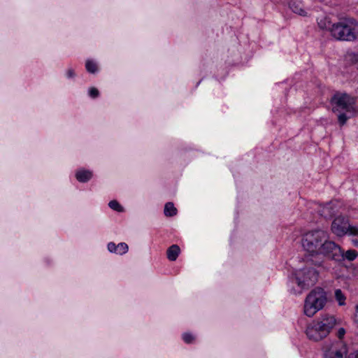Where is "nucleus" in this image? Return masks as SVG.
<instances>
[{
    "instance_id": "nucleus-1",
    "label": "nucleus",
    "mask_w": 358,
    "mask_h": 358,
    "mask_svg": "<svg viewBox=\"0 0 358 358\" xmlns=\"http://www.w3.org/2000/svg\"><path fill=\"white\" fill-rule=\"evenodd\" d=\"M303 248L312 255H321L329 259L341 261V248L335 242L329 240L328 233L316 229L305 233L301 238Z\"/></svg>"
},
{
    "instance_id": "nucleus-2",
    "label": "nucleus",
    "mask_w": 358,
    "mask_h": 358,
    "mask_svg": "<svg viewBox=\"0 0 358 358\" xmlns=\"http://www.w3.org/2000/svg\"><path fill=\"white\" fill-rule=\"evenodd\" d=\"M311 265L320 267L323 270H329L330 268L322 261L314 262L313 259H308L304 267L297 269L293 273V282L298 285L299 289L292 290V293L301 294L302 289H308L316 283L318 279V271L311 267Z\"/></svg>"
},
{
    "instance_id": "nucleus-3",
    "label": "nucleus",
    "mask_w": 358,
    "mask_h": 358,
    "mask_svg": "<svg viewBox=\"0 0 358 358\" xmlns=\"http://www.w3.org/2000/svg\"><path fill=\"white\" fill-rule=\"evenodd\" d=\"M332 110L338 113V121L341 126L357 113L355 99L346 93H336L331 98Z\"/></svg>"
},
{
    "instance_id": "nucleus-4",
    "label": "nucleus",
    "mask_w": 358,
    "mask_h": 358,
    "mask_svg": "<svg viewBox=\"0 0 358 358\" xmlns=\"http://www.w3.org/2000/svg\"><path fill=\"white\" fill-rule=\"evenodd\" d=\"M358 22L352 17H344L334 23L331 36L336 40L353 41L357 37Z\"/></svg>"
},
{
    "instance_id": "nucleus-5",
    "label": "nucleus",
    "mask_w": 358,
    "mask_h": 358,
    "mask_svg": "<svg viewBox=\"0 0 358 358\" xmlns=\"http://www.w3.org/2000/svg\"><path fill=\"white\" fill-rule=\"evenodd\" d=\"M327 301L326 292L320 287L313 289L306 296L304 303V313L308 317H313L322 310Z\"/></svg>"
},
{
    "instance_id": "nucleus-6",
    "label": "nucleus",
    "mask_w": 358,
    "mask_h": 358,
    "mask_svg": "<svg viewBox=\"0 0 358 358\" xmlns=\"http://www.w3.org/2000/svg\"><path fill=\"white\" fill-rule=\"evenodd\" d=\"M338 324L340 320H337L334 315L326 313L313 320L309 324L308 329L315 332L329 334Z\"/></svg>"
},
{
    "instance_id": "nucleus-7",
    "label": "nucleus",
    "mask_w": 358,
    "mask_h": 358,
    "mask_svg": "<svg viewBox=\"0 0 358 358\" xmlns=\"http://www.w3.org/2000/svg\"><path fill=\"white\" fill-rule=\"evenodd\" d=\"M343 337H336L324 349V358H344L348 354V348Z\"/></svg>"
},
{
    "instance_id": "nucleus-8",
    "label": "nucleus",
    "mask_w": 358,
    "mask_h": 358,
    "mask_svg": "<svg viewBox=\"0 0 358 358\" xmlns=\"http://www.w3.org/2000/svg\"><path fill=\"white\" fill-rule=\"evenodd\" d=\"M349 220L345 216L336 217L331 223V231L337 236H343L348 234Z\"/></svg>"
},
{
    "instance_id": "nucleus-9",
    "label": "nucleus",
    "mask_w": 358,
    "mask_h": 358,
    "mask_svg": "<svg viewBox=\"0 0 358 358\" xmlns=\"http://www.w3.org/2000/svg\"><path fill=\"white\" fill-rule=\"evenodd\" d=\"M306 0H292L289 3L290 9L296 14L301 16L307 15Z\"/></svg>"
},
{
    "instance_id": "nucleus-10",
    "label": "nucleus",
    "mask_w": 358,
    "mask_h": 358,
    "mask_svg": "<svg viewBox=\"0 0 358 358\" xmlns=\"http://www.w3.org/2000/svg\"><path fill=\"white\" fill-rule=\"evenodd\" d=\"M108 250L115 255H123L129 250L128 245L126 243L122 242L115 244L114 242H109L107 245Z\"/></svg>"
},
{
    "instance_id": "nucleus-11",
    "label": "nucleus",
    "mask_w": 358,
    "mask_h": 358,
    "mask_svg": "<svg viewBox=\"0 0 358 358\" xmlns=\"http://www.w3.org/2000/svg\"><path fill=\"white\" fill-rule=\"evenodd\" d=\"M75 177L78 182L85 183L92 178L93 172L91 170L80 168L76 171Z\"/></svg>"
},
{
    "instance_id": "nucleus-12",
    "label": "nucleus",
    "mask_w": 358,
    "mask_h": 358,
    "mask_svg": "<svg viewBox=\"0 0 358 358\" xmlns=\"http://www.w3.org/2000/svg\"><path fill=\"white\" fill-rule=\"evenodd\" d=\"M317 25L318 27L322 30H326L331 33V27L334 24L331 23L329 18L327 16H321L317 17Z\"/></svg>"
},
{
    "instance_id": "nucleus-13",
    "label": "nucleus",
    "mask_w": 358,
    "mask_h": 358,
    "mask_svg": "<svg viewBox=\"0 0 358 358\" xmlns=\"http://www.w3.org/2000/svg\"><path fill=\"white\" fill-rule=\"evenodd\" d=\"M333 205L334 203L332 201L329 202L324 206L320 207L318 212L324 217H331L336 212L333 208Z\"/></svg>"
},
{
    "instance_id": "nucleus-14",
    "label": "nucleus",
    "mask_w": 358,
    "mask_h": 358,
    "mask_svg": "<svg viewBox=\"0 0 358 358\" xmlns=\"http://www.w3.org/2000/svg\"><path fill=\"white\" fill-rule=\"evenodd\" d=\"M180 252V249L177 245H172L167 250V258L170 261L176 260Z\"/></svg>"
},
{
    "instance_id": "nucleus-15",
    "label": "nucleus",
    "mask_w": 358,
    "mask_h": 358,
    "mask_svg": "<svg viewBox=\"0 0 358 358\" xmlns=\"http://www.w3.org/2000/svg\"><path fill=\"white\" fill-rule=\"evenodd\" d=\"M164 213L166 217H172L177 214V209L172 202H168L165 204Z\"/></svg>"
},
{
    "instance_id": "nucleus-16",
    "label": "nucleus",
    "mask_w": 358,
    "mask_h": 358,
    "mask_svg": "<svg viewBox=\"0 0 358 358\" xmlns=\"http://www.w3.org/2000/svg\"><path fill=\"white\" fill-rule=\"evenodd\" d=\"M85 68L90 73H95L98 71V66L94 60L87 59L85 63Z\"/></svg>"
},
{
    "instance_id": "nucleus-17",
    "label": "nucleus",
    "mask_w": 358,
    "mask_h": 358,
    "mask_svg": "<svg viewBox=\"0 0 358 358\" xmlns=\"http://www.w3.org/2000/svg\"><path fill=\"white\" fill-rule=\"evenodd\" d=\"M343 254V257L341 260H342L344 257L349 260V261H353L355 260L357 257L358 256V252L355 250H348L346 251L345 254H343V252L341 250Z\"/></svg>"
},
{
    "instance_id": "nucleus-18",
    "label": "nucleus",
    "mask_w": 358,
    "mask_h": 358,
    "mask_svg": "<svg viewBox=\"0 0 358 358\" xmlns=\"http://www.w3.org/2000/svg\"><path fill=\"white\" fill-rule=\"evenodd\" d=\"M335 299L338 301L339 306L345 305L346 298L340 289L335 290Z\"/></svg>"
},
{
    "instance_id": "nucleus-19",
    "label": "nucleus",
    "mask_w": 358,
    "mask_h": 358,
    "mask_svg": "<svg viewBox=\"0 0 358 358\" xmlns=\"http://www.w3.org/2000/svg\"><path fill=\"white\" fill-rule=\"evenodd\" d=\"M108 206L117 212H123L124 208L116 201L113 200L108 203Z\"/></svg>"
},
{
    "instance_id": "nucleus-20",
    "label": "nucleus",
    "mask_w": 358,
    "mask_h": 358,
    "mask_svg": "<svg viewBox=\"0 0 358 358\" xmlns=\"http://www.w3.org/2000/svg\"><path fill=\"white\" fill-rule=\"evenodd\" d=\"M349 236H357L358 237V227L350 225L349 224L348 228V234Z\"/></svg>"
},
{
    "instance_id": "nucleus-21",
    "label": "nucleus",
    "mask_w": 358,
    "mask_h": 358,
    "mask_svg": "<svg viewBox=\"0 0 358 358\" xmlns=\"http://www.w3.org/2000/svg\"><path fill=\"white\" fill-rule=\"evenodd\" d=\"M88 94L90 97L95 99L99 96V92L96 88L91 87L89 89Z\"/></svg>"
},
{
    "instance_id": "nucleus-22",
    "label": "nucleus",
    "mask_w": 358,
    "mask_h": 358,
    "mask_svg": "<svg viewBox=\"0 0 358 358\" xmlns=\"http://www.w3.org/2000/svg\"><path fill=\"white\" fill-rule=\"evenodd\" d=\"M66 77L69 79L76 77V73L72 68H69L66 71Z\"/></svg>"
},
{
    "instance_id": "nucleus-23",
    "label": "nucleus",
    "mask_w": 358,
    "mask_h": 358,
    "mask_svg": "<svg viewBox=\"0 0 358 358\" xmlns=\"http://www.w3.org/2000/svg\"><path fill=\"white\" fill-rule=\"evenodd\" d=\"M345 358H358V350L348 352Z\"/></svg>"
},
{
    "instance_id": "nucleus-24",
    "label": "nucleus",
    "mask_w": 358,
    "mask_h": 358,
    "mask_svg": "<svg viewBox=\"0 0 358 358\" xmlns=\"http://www.w3.org/2000/svg\"><path fill=\"white\" fill-rule=\"evenodd\" d=\"M183 341L187 344L194 343L195 337H182Z\"/></svg>"
},
{
    "instance_id": "nucleus-25",
    "label": "nucleus",
    "mask_w": 358,
    "mask_h": 358,
    "mask_svg": "<svg viewBox=\"0 0 358 358\" xmlns=\"http://www.w3.org/2000/svg\"><path fill=\"white\" fill-rule=\"evenodd\" d=\"M350 56V59L353 63L358 64V54H352Z\"/></svg>"
},
{
    "instance_id": "nucleus-26",
    "label": "nucleus",
    "mask_w": 358,
    "mask_h": 358,
    "mask_svg": "<svg viewBox=\"0 0 358 358\" xmlns=\"http://www.w3.org/2000/svg\"><path fill=\"white\" fill-rule=\"evenodd\" d=\"M346 333L345 329L343 327H340L338 329L336 336H344Z\"/></svg>"
},
{
    "instance_id": "nucleus-27",
    "label": "nucleus",
    "mask_w": 358,
    "mask_h": 358,
    "mask_svg": "<svg viewBox=\"0 0 358 358\" xmlns=\"http://www.w3.org/2000/svg\"><path fill=\"white\" fill-rule=\"evenodd\" d=\"M356 313L355 315V322L358 325V303L355 306Z\"/></svg>"
},
{
    "instance_id": "nucleus-28",
    "label": "nucleus",
    "mask_w": 358,
    "mask_h": 358,
    "mask_svg": "<svg viewBox=\"0 0 358 358\" xmlns=\"http://www.w3.org/2000/svg\"><path fill=\"white\" fill-rule=\"evenodd\" d=\"M353 244H354L355 246H358V240H354V241H353Z\"/></svg>"
},
{
    "instance_id": "nucleus-29",
    "label": "nucleus",
    "mask_w": 358,
    "mask_h": 358,
    "mask_svg": "<svg viewBox=\"0 0 358 358\" xmlns=\"http://www.w3.org/2000/svg\"><path fill=\"white\" fill-rule=\"evenodd\" d=\"M320 1H322V2L325 3L326 4H328V3H329L327 1H325L324 0H320Z\"/></svg>"
},
{
    "instance_id": "nucleus-30",
    "label": "nucleus",
    "mask_w": 358,
    "mask_h": 358,
    "mask_svg": "<svg viewBox=\"0 0 358 358\" xmlns=\"http://www.w3.org/2000/svg\"><path fill=\"white\" fill-rule=\"evenodd\" d=\"M183 336H190V335L189 334H185Z\"/></svg>"
},
{
    "instance_id": "nucleus-31",
    "label": "nucleus",
    "mask_w": 358,
    "mask_h": 358,
    "mask_svg": "<svg viewBox=\"0 0 358 358\" xmlns=\"http://www.w3.org/2000/svg\"><path fill=\"white\" fill-rule=\"evenodd\" d=\"M313 338H315V339H314L315 341H318V340L316 338V337H313Z\"/></svg>"
},
{
    "instance_id": "nucleus-32",
    "label": "nucleus",
    "mask_w": 358,
    "mask_h": 358,
    "mask_svg": "<svg viewBox=\"0 0 358 358\" xmlns=\"http://www.w3.org/2000/svg\"><path fill=\"white\" fill-rule=\"evenodd\" d=\"M357 34H358V30H357Z\"/></svg>"
}]
</instances>
